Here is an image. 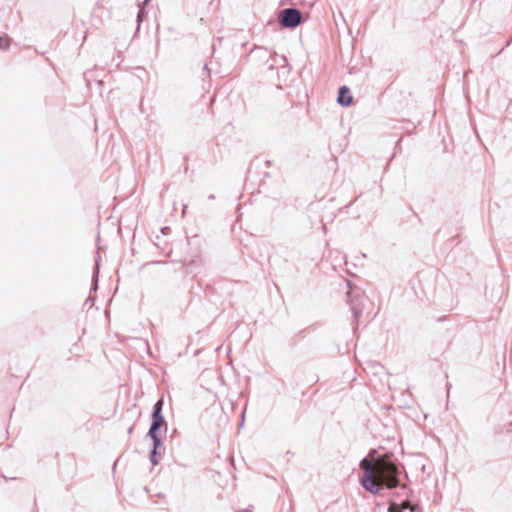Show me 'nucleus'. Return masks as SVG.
<instances>
[{
    "instance_id": "f03ea898",
    "label": "nucleus",
    "mask_w": 512,
    "mask_h": 512,
    "mask_svg": "<svg viewBox=\"0 0 512 512\" xmlns=\"http://www.w3.org/2000/svg\"><path fill=\"white\" fill-rule=\"evenodd\" d=\"M301 18V13L293 8L284 9L279 14V22L286 28H295L301 23Z\"/></svg>"
},
{
    "instance_id": "f257e3e1",
    "label": "nucleus",
    "mask_w": 512,
    "mask_h": 512,
    "mask_svg": "<svg viewBox=\"0 0 512 512\" xmlns=\"http://www.w3.org/2000/svg\"><path fill=\"white\" fill-rule=\"evenodd\" d=\"M375 454L376 451L372 450L360 462V467L364 471L361 483L367 491L374 494L379 492L382 487L391 489L399 483L397 467L389 456L383 455L376 458Z\"/></svg>"
},
{
    "instance_id": "423d86ee",
    "label": "nucleus",
    "mask_w": 512,
    "mask_h": 512,
    "mask_svg": "<svg viewBox=\"0 0 512 512\" xmlns=\"http://www.w3.org/2000/svg\"><path fill=\"white\" fill-rule=\"evenodd\" d=\"M163 406V400H159L154 406L153 418H163L161 416V410Z\"/></svg>"
},
{
    "instance_id": "39448f33",
    "label": "nucleus",
    "mask_w": 512,
    "mask_h": 512,
    "mask_svg": "<svg viewBox=\"0 0 512 512\" xmlns=\"http://www.w3.org/2000/svg\"><path fill=\"white\" fill-rule=\"evenodd\" d=\"M389 512H413V510L408 502H404L402 505L391 504Z\"/></svg>"
},
{
    "instance_id": "6e6552de",
    "label": "nucleus",
    "mask_w": 512,
    "mask_h": 512,
    "mask_svg": "<svg viewBox=\"0 0 512 512\" xmlns=\"http://www.w3.org/2000/svg\"><path fill=\"white\" fill-rule=\"evenodd\" d=\"M238 512H252V511H251V510H249V509H243V510H240V511H238Z\"/></svg>"
},
{
    "instance_id": "1a4fd4ad",
    "label": "nucleus",
    "mask_w": 512,
    "mask_h": 512,
    "mask_svg": "<svg viewBox=\"0 0 512 512\" xmlns=\"http://www.w3.org/2000/svg\"><path fill=\"white\" fill-rule=\"evenodd\" d=\"M86 38H87V32L84 33L82 42H84L86 40Z\"/></svg>"
},
{
    "instance_id": "20e7f679",
    "label": "nucleus",
    "mask_w": 512,
    "mask_h": 512,
    "mask_svg": "<svg viewBox=\"0 0 512 512\" xmlns=\"http://www.w3.org/2000/svg\"><path fill=\"white\" fill-rule=\"evenodd\" d=\"M164 418H153L152 425L149 430L150 437L154 440L155 446L159 443V439L157 437V430L163 425Z\"/></svg>"
},
{
    "instance_id": "0eeeda50",
    "label": "nucleus",
    "mask_w": 512,
    "mask_h": 512,
    "mask_svg": "<svg viewBox=\"0 0 512 512\" xmlns=\"http://www.w3.org/2000/svg\"><path fill=\"white\" fill-rule=\"evenodd\" d=\"M10 38L7 35L0 36V49H7L10 46Z\"/></svg>"
},
{
    "instance_id": "7ed1b4c3",
    "label": "nucleus",
    "mask_w": 512,
    "mask_h": 512,
    "mask_svg": "<svg viewBox=\"0 0 512 512\" xmlns=\"http://www.w3.org/2000/svg\"><path fill=\"white\" fill-rule=\"evenodd\" d=\"M337 102L342 106H350L353 103V96L348 87L342 86L339 88Z\"/></svg>"
}]
</instances>
